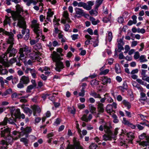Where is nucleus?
Returning a JSON list of instances; mask_svg holds the SVG:
<instances>
[{"mask_svg":"<svg viewBox=\"0 0 149 149\" xmlns=\"http://www.w3.org/2000/svg\"><path fill=\"white\" fill-rule=\"evenodd\" d=\"M29 29H26V34L24 37L25 40H27L29 37Z\"/></svg>","mask_w":149,"mask_h":149,"instance_id":"nucleus-46","label":"nucleus"},{"mask_svg":"<svg viewBox=\"0 0 149 149\" xmlns=\"http://www.w3.org/2000/svg\"><path fill=\"white\" fill-rule=\"evenodd\" d=\"M26 57H25V59L23 60V62L24 63V65H31L32 64V61L31 60H29L28 61H27Z\"/></svg>","mask_w":149,"mask_h":149,"instance_id":"nucleus-37","label":"nucleus"},{"mask_svg":"<svg viewBox=\"0 0 149 149\" xmlns=\"http://www.w3.org/2000/svg\"><path fill=\"white\" fill-rule=\"evenodd\" d=\"M34 88H35V87L31 85L27 87L26 92L30 93L31 92V90Z\"/></svg>","mask_w":149,"mask_h":149,"instance_id":"nucleus-48","label":"nucleus"},{"mask_svg":"<svg viewBox=\"0 0 149 149\" xmlns=\"http://www.w3.org/2000/svg\"><path fill=\"white\" fill-rule=\"evenodd\" d=\"M68 109L69 111H70L71 113L74 114L75 112V109L74 108H73V109H71V108L70 107H68Z\"/></svg>","mask_w":149,"mask_h":149,"instance_id":"nucleus-59","label":"nucleus"},{"mask_svg":"<svg viewBox=\"0 0 149 149\" xmlns=\"http://www.w3.org/2000/svg\"><path fill=\"white\" fill-rule=\"evenodd\" d=\"M24 112L28 114L29 116H30L32 113V111L28 107H24Z\"/></svg>","mask_w":149,"mask_h":149,"instance_id":"nucleus-33","label":"nucleus"},{"mask_svg":"<svg viewBox=\"0 0 149 149\" xmlns=\"http://www.w3.org/2000/svg\"><path fill=\"white\" fill-rule=\"evenodd\" d=\"M18 81V79L16 77L13 78L12 79V83L13 84L16 83Z\"/></svg>","mask_w":149,"mask_h":149,"instance_id":"nucleus-64","label":"nucleus"},{"mask_svg":"<svg viewBox=\"0 0 149 149\" xmlns=\"http://www.w3.org/2000/svg\"><path fill=\"white\" fill-rule=\"evenodd\" d=\"M115 70L117 74L120 73L121 72L120 68L118 64H116L115 65Z\"/></svg>","mask_w":149,"mask_h":149,"instance_id":"nucleus-34","label":"nucleus"},{"mask_svg":"<svg viewBox=\"0 0 149 149\" xmlns=\"http://www.w3.org/2000/svg\"><path fill=\"white\" fill-rule=\"evenodd\" d=\"M125 51L124 53L125 54L127 53L130 49V46L128 45H126L125 46Z\"/></svg>","mask_w":149,"mask_h":149,"instance_id":"nucleus-57","label":"nucleus"},{"mask_svg":"<svg viewBox=\"0 0 149 149\" xmlns=\"http://www.w3.org/2000/svg\"><path fill=\"white\" fill-rule=\"evenodd\" d=\"M89 13L91 15H96L97 14V12L95 10H91L89 11Z\"/></svg>","mask_w":149,"mask_h":149,"instance_id":"nucleus-53","label":"nucleus"},{"mask_svg":"<svg viewBox=\"0 0 149 149\" xmlns=\"http://www.w3.org/2000/svg\"><path fill=\"white\" fill-rule=\"evenodd\" d=\"M85 95V91L84 88L81 90V91L79 93V95L80 96L83 97Z\"/></svg>","mask_w":149,"mask_h":149,"instance_id":"nucleus-55","label":"nucleus"},{"mask_svg":"<svg viewBox=\"0 0 149 149\" xmlns=\"http://www.w3.org/2000/svg\"><path fill=\"white\" fill-rule=\"evenodd\" d=\"M92 118V115L91 114H89L88 117L87 116V115L84 114L83 115L81 118L82 120L88 122L91 120Z\"/></svg>","mask_w":149,"mask_h":149,"instance_id":"nucleus-17","label":"nucleus"},{"mask_svg":"<svg viewBox=\"0 0 149 149\" xmlns=\"http://www.w3.org/2000/svg\"><path fill=\"white\" fill-rule=\"evenodd\" d=\"M25 132L26 133H29L31 132L32 129L30 127H26L24 130Z\"/></svg>","mask_w":149,"mask_h":149,"instance_id":"nucleus-54","label":"nucleus"},{"mask_svg":"<svg viewBox=\"0 0 149 149\" xmlns=\"http://www.w3.org/2000/svg\"><path fill=\"white\" fill-rule=\"evenodd\" d=\"M99 41L98 38H97L94 41H93V46L94 47L98 46Z\"/></svg>","mask_w":149,"mask_h":149,"instance_id":"nucleus-52","label":"nucleus"},{"mask_svg":"<svg viewBox=\"0 0 149 149\" xmlns=\"http://www.w3.org/2000/svg\"><path fill=\"white\" fill-rule=\"evenodd\" d=\"M66 149H84V148L79 141L74 139L73 144H68Z\"/></svg>","mask_w":149,"mask_h":149,"instance_id":"nucleus-7","label":"nucleus"},{"mask_svg":"<svg viewBox=\"0 0 149 149\" xmlns=\"http://www.w3.org/2000/svg\"><path fill=\"white\" fill-rule=\"evenodd\" d=\"M88 107L91 112L92 113H95L96 108L93 105L90 104L89 105Z\"/></svg>","mask_w":149,"mask_h":149,"instance_id":"nucleus-31","label":"nucleus"},{"mask_svg":"<svg viewBox=\"0 0 149 149\" xmlns=\"http://www.w3.org/2000/svg\"><path fill=\"white\" fill-rule=\"evenodd\" d=\"M112 106L111 104H108L107 106L106 111L110 114L114 113V111L113 109Z\"/></svg>","mask_w":149,"mask_h":149,"instance_id":"nucleus-22","label":"nucleus"},{"mask_svg":"<svg viewBox=\"0 0 149 149\" xmlns=\"http://www.w3.org/2000/svg\"><path fill=\"white\" fill-rule=\"evenodd\" d=\"M12 142H8L6 139H2L1 141H0V148L1 146H3V147H5L6 148H7V146L8 145V143H10Z\"/></svg>","mask_w":149,"mask_h":149,"instance_id":"nucleus-19","label":"nucleus"},{"mask_svg":"<svg viewBox=\"0 0 149 149\" xmlns=\"http://www.w3.org/2000/svg\"><path fill=\"white\" fill-rule=\"evenodd\" d=\"M102 138L103 140L105 141L111 140L112 139H113L115 140L116 139V137L113 136V133L104 134Z\"/></svg>","mask_w":149,"mask_h":149,"instance_id":"nucleus-14","label":"nucleus"},{"mask_svg":"<svg viewBox=\"0 0 149 149\" xmlns=\"http://www.w3.org/2000/svg\"><path fill=\"white\" fill-rule=\"evenodd\" d=\"M63 18L61 19V22L62 23L65 24L66 22L68 23L71 22V20L69 17V14L67 11H65L63 13Z\"/></svg>","mask_w":149,"mask_h":149,"instance_id":"nucleus-11","label":"nucleus"},{"mask_svg":"<svg viewBox=\"0 0 149 149\" xmlns=\"http://www.w3.org/2000/svg\"><path fill=\"white\" fill-rule=\"evenodd\" d=\"M139 138L140 139H146V141H143L141 143V144L142 146H146L149 143V137H147L146 136V134L145 133H143L141 135L139 136Z\"/></svg>","mask_w":149,"mask_h":149,"instance_id":"nucleus-13","label":"nucleus"},{"mask_svg":"<svg viewBox=\"0 0 149 149\" xmlns=\"http://www.w3.org/2000/svg\"><path fill=\"white\" fill-rule=\"evenodd\" d=\"M31 108L33 111L34 116H37V113H39L41 111V109L38 106L33 105L31 107Z\"/></svg>","mask_w":149,"mask_h":149,"instance_id":"nucleus-15","label":"nucleus"},{"mask_svg":"<svg viewBox=\"0 0 149 149\" xmlns=\"http://www.w3.org/2000/svg\"><path fill=\"white\" fill-rule=\"evenodd\" d=\"M27 96H26L25 97H21L20 100V101L22 103H25L27 102V100L26 99H25V98H27Z\"/></svg>","mask_w":149,"mask_h":149,"instance_id":"nucleus-60","label":"nucleus"},{"mask_svg":"<svg viewBox=\"0 0 149 149\" xmlns=\"http://www.w3.org/2000/svg\"><path fill=\"white\" fill-rule=\"evenodd\" d=\"M17 50L13 48V46H8L6 51V54L8 55L9 57H14L17 53Z\"/></svg>","mask_w":149,"mask_h":149,"instance_id":"nucleus-8","label":"nucleus"},{"mask_svg":"<svg viewBox=\"0 0 149 149\" xmlns=\"http://www.w3.org/2000/svg\"><path fill=\"white\" fill-rule=\"evenodd\" d=\"M39 25L36 20H33L32 21L31 26L34 33L36 34L37 37H39L42 34V31L40 29Z\"/></svg>","mask_w":149,"mask_h":149,"instance_id":"nucleus-4","label":"nucleus"},{"mask_svg":"<svg viewBox=\"0 0 149 149\" xmlns=\"http://www.w3.org/2000/svg\"><path fill=\"white\" fill-rule=\"evenodd\" d=\"M122 102L125 106L127 107L128 109H129L131 108V105L130 103L126 100H123Z\"/></svg>","mask_w":149,"mask_h":149,"instance_id":"nucleus-38","label":"nucleus"},{"mask_svg":"<svg viewBox=\"0 0 149 149\" xmlns=\"http://www.w3.org/2000/svg\"><path fill=\"white\" fill-rule=\"evenodd\" d=\"M5 17V19L4 21V26L7 25L8 24H10V17L6 16Z\"/></svg>","mask_w":149,"mask_h":149,"instance_id":"nucleus-36","label":"nucleus"},{"mask_svg":"<svg viewBox=\"0 0 149 149\" xmlns=\"http://www.w3.org/2000/svg\"><path fill=\"white\" fill-rule=\"evenodd\" d=\"M146 31L144 29L142 28L140 29V28H138V33H141L142 34L145 33Z\"/></svg>","mask_w":149,"mask_h":149,"instance_id":"nucleus-61","label":"nucleus"},{"mask_svg":"<svg viewBox=\"0 0 149 149\" xmlns=\"http://www.w3.org/2000/svg\"><path fill=\"white\" fill-rule=\"evenodd\" d=\"M147 71V70H146L142 69L141 70V74L142 76V78L147 76L146 74V73Z\"/></svg>","mask_w":149,"mask_h":149,"instance_id":"nucleus-49","label":"nucleus"},{"mask_svg":"<svg viewBox=\"0 0 149 149\" xmlns=\"http://www.w3.org/2000/svg\"><path fill=\"white\" fill-rule=\"evenodd\" d=\"M101 78L102 81V84L104 85H105L108 83H110L111 82V79L106 77L104 76Z\"/></svg>","mask_w":149,"mask_h":149,"instance_id":"nucleus-23","label":"nucleus"},{"mask_svg":"<svg viewBox=\"0 0 149 149\" xmlns=\"http://www.w3.org/2000/svg\"><path fill=\"white\" fill-rule=\"evenodd\" d=\"M6 35L8 36V38L7 39L6 42L9 46H13L14 44V39L13 38L14 35L12 32H6Z\"/></svg>","mask_w":149,"mask_h":149,"instance_id":"nucleus-9","label":"nucleus"},{"mask_svg":"<svg viewBox=\"0 0 149 149\" xmlns=\"http://www.w3.org/2000/svg\"><path fill=\"white\" fill-rule=\"evenodd\" d=\"M85 37L88 39L85 42L86 45H88L90 44L91 42L90 40L93 39V38H92L91 36L88 34L86 35Z\"/></svg>","mask_w":149,"mask_h":149,"instance_id":"nucleus-25","label":"nucleus"},{"mask_svg":"<svg viewBox=\"0 0 149 149\" xmlns=\"http://www.w3.org/2000/svg\"><path fill=\"white\" fill-rule=\"evenodd\" d=\"M99 130L101 132L103 131L104 130V132L106 134L113 133L110 130V127L107 125V123L101 125L99 127Z\"/></svg>","mask_w":149,"mask_h":149,"instance_id":"nucleus-10","label":"nucleus"},{"mask_svg":"<svg viewBox=\"0 0 149 149\" xmlns=\"http://www.w3.org/2000/svg\"><path fill=\"white\" fill-rule=\"evenodd\" d=\"M90 95L95 98H101V97L99 94L97 93L94 92H92L90 93Z\"/></svg>","mask_w":149,"mask_h":149,"instance_id":"nucleus-30","label":"nucleus"},{"mask_svg":"<svg viewBox=\"0 0 149 149\" xmlns=\"http://www.w3.org/2000/svg\"><path fill=\"white\" fill-rule=\"evenodd\" d=\"M97 111L99 113H102L104 111V109L103 107V104L100 102L98 103Z\"/></svg>","mask_w":149,"mask_h":149,"instance_id":"nucleus-21","label":"nucleus"},{"mask_svg":"<svg viewBox=\"0 0 149 149\" xmlns=\"http://www.w3.org/2000/svg\"><path fill=\"white\" fill-rule=\"evenodd\" d=\"M30 82V80L28 76H23L21 77L20 82L24 84H27Z\"/></svg>","mask_w":149,"mask_h":149,"instance_id":"nucleus-18","label":"nucleus"},{"mask_svg":"<svg viewBox=\"0 0 149 149\" xmlns=\"http://www.w3.org/2000/svg\"><path fill=\"white\" fill-rule=\"evenodd\" d=\"M127 135L128 138V139L129 140V142L132 143V141L134 138L133 133L130 132L127 134Z\"/></svg>","mask_w":149,"mask_h":149,"instance_id":"nucleus-24","label":"nucleus"},{"mask_svg":"<svg viewBox=\"0 0 149 149\" xmlns=\"http://www.w3.org/2000/svg\"><path fill=\"white\" fill-rule=\"evenodd\" d=\"M16 11L12 12L11 15L13 20L18 21L17 26L22 28V33L24 35L26 32V22L25 21V17L28 15L27 10L24 11L22 7L17 4L16 6Z\"/></svg>","mask_w":149,"mask_h":149,"instance_id":"nucleus-1","label":"nucleus"},{"mask_svg":"<svg viewBox=\"0 0 149 149\" xmlns=\"http://www.w3.org/2000/svg\"><path fill=\"white\" fill-rule=\"evenodd\" d=\"M138 115L142 120L144 121L143 122H141L140 124L149 127V122L148 120H146V119H147L148 118V116H145L141 114H138Z\"/></svg>","mask_w":149,"mask_h":149,"instance_id":"nucleus-12","label":"nucleus"},{"mask_svg":"<svg viewBox=\"0 0 149 149\" xmlns=\"http://www.w3.org/2000/svg\"><path fill=\"white\" fill-rule=\"evenodd\" d=\"M54 14V13L53 11H52L51 9L49 8L48 9V11L47 13V16L46 17V20H45V22H47V21H48L51 22V20L50 18L52 17Z\"/></svg>","mask_w":149,"mask_h":149,"instance_id":"nucleus-16","label":"nucleus"},{"mask_svg":"<svg viewBox=\"0 0 149 149\" xmlns=\"http://www.w3.org/2000/svg\"><path fill=\"white\" fill-rule=\"evenodd\" d=\"M141 99L140 100H141L143 101H145L147 99V97L146 96V94L143 92H141Z\"/></svg>","mask_w":149,"mask_h":149,"instance_id":"nucleus-45","label":"nucleus"},{"mask_svg":"<svg viewBox=\"0 0 149 149\" xmlns=\"http://www.w3.org/2000/svg\"><path fill=\"white\" fill-rule=\"evenodd\" d=\"M41 48V45L38 43L35 45L33 47V54H34V57L36 60L38 61L40 59H39V56L40 55V53L39 52V50Z\"/></svg>","mask_w":149,"mask_h":149,"instance_id":"nucleus-5","label":"nucleus"},{"mask_svg":"<svg viewBox=\"0 0 149 149\" xmlns=\"http://www.w3.org/2000/svg\"><path fill=\"white\" fill-rule=\"evenodd\" d=\"M22 95V94L21 93H14L12 94L11 97L13 100H15L16 98H19V96Z\"/></svg>","mask_w":149,"mask_h":149,"instance_id":"nucleus-29","label":"nucleus"},{"mask_svg":"<svg viewBox=\"0 0 149 149\" xmlns=\"http://www.w3.org/2000/svg\"><path fill=\"white\" fill-rule=\"evenodd\" d=\"M31 73L33 78H36V74H37V72L34 69H33V70L31 72Z\"/></svg>","mask_w":149,"mask_h":149,"instance_id":"nucleus-47","label":"nucleus"},{"mask_svg":"<svg viewBox=\"0 0 149 149\" xmlns=\"http://www.w3.org/2000/svg\"><path fill=\"white\" fill-rule=\"evenodd\" d=\"M20 140L21 141L23 142L24 143V145L26 146H28V143L29 141L27 139H26L25 138H23L21 139Z\"/></svg>","mask_w":149,"mask_h":149,"instance_id":"nucleus-42","label":"nucleus"},{"mask_svg":"<svg viewBox=\"0 0 149 149\" xmlns=\"http://www.w3.org/2000/svg\"><path fill=\"white\" fill-rule=\"evenodd\" d=\"M12 117H11L9 118V120H8V121L9 123L12 124L16 125L15 122H16V118H14L13 116H12Z\"/></svg>","mask_w":149,"mask_h":149,"instance_id":"nucleus-32","label":"nucleus"},{"mask_svg":"<svg viewBox=\"0 0 149 149\" xmlns=\"http://www.w3.org/2000/svg\"><path fill=\"white\" fill-rule=\"evenodd\" d=\"M104 66L102 67L100 69L101 72L100 74L101 75H106L109 72V70L108 69H107L104 70Z\"/></svg>","mask_w":149,"mask_h":149,"instance_id":"nucleus-26","label":"nucleus"},{"mask_svg":"<svg viewBox=\"0 0 149 149\" xmlns=\"http://www.w3.org/2000/svg\"><path fill=\"white\" fill-rule=\"evenodd\" d=\"M50 57L53 61L56 62L55 70L59 72H61L65 67L63 63L61 61V60L63 59V58L61 57L60 56L56 51L53 52L51 54Z\"/></svg>","mask_w":149,"mask_h":149,"instance_id":"nucleus-2","label":"nucleus"},{"mask_svg":"<svg viewBox=\"0 0 149 149\" xmlns=\"http://www.w3.org/2000/svg\"><path fill=\"white\" fill-rule=\"evenodd\" d=\"M108 34L107 37V39L108 40L109 42H110L112 39L113 35L111 32H108Z\"/></svg>","mask_w":149,"mask_h":149,"instance_id":"nucleus-35","label":"nucleus"},{"mask_svg":"<svg viewBox=\"0 0 149 149\" xmlns=\"http://www.w3.org/2000/svg\"><path fill=\"white\" fill-rule=\"evenodd\" d=\"M83 7L88 10H90L91 8V7H90V6L87 5L86 3H84Z\"/></svg>","mask_w":149,"mask_h":149,"instance_id":"nucleus-50","label":"nucleus"},{"mask_svg":"<svg viewBox=\"0 0 149 149\" xmlns=\"http://www.w3.org/2000/svg\"><path fill=\"white\" fill-rule=\"evenodd\" d=\"M91 85L93 86H96L99 84L98 81L96 80H92L91 82Z\"/></svg>","mask_w":149,"mask_h":149,"instance_id":"nucleus-44","label":"nucleus"},{"mask_svg":"<svg viewBox=\"0 0 149 149\" xmlns=\"http://www.w3.org/2000/svg\"><path fill=\"white\" fill-rule=\"evenodd\" d=\"M31 48L25 45L23 47L21 48L19 50V54H20L19 57L22 58L25 56V54H28L31 52Z\"/></svg>","mask_w":149,"mask_h":149,"instance_id":"nucleus-6","label":"nucleus"},{"mask_svg":"<svg viewBox=\"0 0 149 149\" xmlns=\"http://www.w3.org/2000/svg\"><path fill=\"white\" fill-rule=\"evenodd\" d=\"M3 67L0 68V74L1 75H4L7 74L8 72L7 70L6 69L2 68Z\"/></svg>","mask_w":149,"mask_h":149,"instance_id":"nucleus-41","label":"nucleus"},{"mask_svg":"<svg viewBox=\"0 0 149 149\" xmlns=\"http://www.w3.org/2000/svg\"><path fill=\"white\" fill-rule=\"evenodd\" d=\"M76 11V15H75V17H79V16H77V15H84V11L81 9L79 8H76L75 9Z\"/></svg>","mask_w":149,"mask_h":149,"instance_id":"nucleus-20","label":"nucleus"},{"mask_svg":"<svg viewBox=\"0 0 149 149\" xmlns=\"http://www.w3.org/2000/svg\"><path fill=\"white\" fill-rule=\"evenodd\" d=\"M20 110L19 109H16L13 115V116H14L15 117V118H17L20 116Z\"/></svg>","mask_w":149,"mask_h":149,"instance_id":"nucleus-27","label":"nucleus"},{"mask_svg":"<svg viewBox=\"0 0 149 149\" xmlns=\"http://www.w3.org/2000/svg\"><path fill=\"white\" fill-rule=\"evenodd\" d=\"M97 147V145L94 143H92L89 146L90 149H96Z\"/></svg>","mask_w":149,"mask_h":149,"instance_id":"nucleus-58","label":"nucleus"},{"mask_svg":"<svg viewBox=\"0 0 149 149\" xmlns=\"http://www.w3.org/2000/svg\"><path fill=\"white\" fill-rule=\"evenodd\" d=\"M11 129V128L8 127H4V128L1 129V137L6 139L9 142H12L13 140V138L10 135Z\"/></svg>","mask_w":149,"mask_h":149,"instance_id":"nucleus-3","label":"nucleus"},{"mask_svg":"<svg viewBox=\"0 0 149 149\" xmlns=\"http://www.w3.org/2000/svg\"><path fill=\"white\" fill-rule=\"evenodd\" d=\"M140 57L139 52H136L134 56V59H137L139 58Z\"/></svg>","mask_w":149,"mask_h":149,"instance_id":"nucleus-62","label":"nucleus"},{"mask_svg":"<svg viewBox=\"0 0 149 149\" xmlns=\"http://www.w3.org/2000/svg\"><path fill=\"white\" fill-rule=\"evenodd\" d=\"M8 121V118L7 117H5L4 118L3 120V121L0 122V125H6L7 124Z\"/></svg>","mask_w":149,"mask_h":149,"instance_id":"nucleus-43","label":"nucleus"},{"mask_svg":"<svg viewBox=\"0 0 149 149\" xmlns=\"http://www.w3.org/2000/svg\"><path fill=\"white\" fill-rule=\"evenodd\" d=\"M37 2L38 1H36L34 0H28L26 3V5L28 6H29L31 3H33L34 5H35Z\"/></svg>","mask_w":149,"mask_h":149,"instance_id":"nucleus-39","label":"nucleus"},{"mask_svg":"<svg viewBox=\"0 0 149 149\" xmlns=\"http://www.w3.org/2000/svg\"><path fill=\"white\" fill-rule=\"evenodd\" d=\"M123 123L125 125H128L130 123V122L128 120H127L125 118H123Z\"/></svg>","mask_w":149,"mask_h":149,"instance_id":"nucleus-63","label":"nucleus"},{"mask_svg":"<svg viewBox=\"0 0 149 149\" xmlns=\"http://www.w3.org/2000/svg\"><path fill=\"white\" fill-rule=\"evenodd\" d=\"M1 56L3 58L5 61H7L8 58L9 57L8 55L6 54V52L4 54L2 55Z\"/></svg>","mask_w":149,"mask_h":149,"instance_id":"nucleus-56","label":"nucleus"},{"mask_svg":"<svg viewBox=\"0 0 149 149\" xmlns=\"http://www.w3.org/2000/svg\"><path fill=\"white\" fill-rule=\"evenodd\" d=\"M139 60L141 62H146L147 61V60L146 58V56L144 55H142L140 56Z\"/></svg>","mask_w":149,"mask_h":149,"instance_id":"nucleus-40","label":"nucleus"},{"mask_svg":"<svg viewBox=\"0 0 149 149\" xmlns=\"http://www.w3.org/2000/svg\"><path fill=\"white\" fill-rule=\"evenodd\" d=\"M112 117L113 119V122L114 123H117L118 122L119 120L117 119V117L116 115L113 114L112 116Z\"/></svg>","mask_w":149,"mask_h":149,"instance_id":"nucleus-51","label":"nucleus"},{"mask_svg":"<svg viewBox=\"0 0 149 149\" xmlns=\"http://www.w3.org/2000/svg\"><path fill=\"white\" fill-rule=\"evenodd\" d=\"M89 19L91 22L92 24L94 25H96L100 22V21L99 20H96L93 17H90Z\"/></svg>","mask_w":149,"mask_h":149,"instance_id":"nucleus-28","label":"nucleus"}]
</instances>
